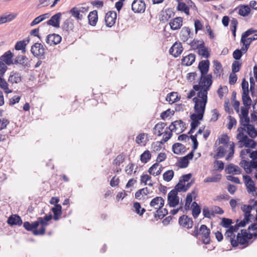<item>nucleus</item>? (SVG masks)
<instances>
[{
  "mask_svg": "<svg viewBox=\"0 0 257 257\" xmlns=\"http://www.w3.org/2000/svg\"><path fill=\"white\" fill-rule=\"evenodd\" d=\"M200 235H201L203 243L205 244H208L210 243V230L206 225L202 224L199 228Z\"/></svg>",
  "mask_w": 257,
  "mask_h": 257,
  "instance_id": "11",
  "label": "nucleus"
},
{
  "mask_svg": "<svg viewBox=\"0 0 257 257\" xmlns=\"http://www.w3.org/2000/svg\"><path fill=\"white\" fill-rule=\"evenodd\" d=\"M226 153L225 150L222 146H219L217 149L216 154L214 156V158L216 159L222 158L224 157Z\"/></svg>",
  "mask_w": 257,
  "mask_h": 257,
  "instance_id": "55",
  "label": "nucleus"
},
{
  "mask_svg": "<svg viewBox=\"0 0 257 257\" xmlns=\"http://www.w3.org/2000/svg\"><path fill=\"white\" fill-rule=\"evenodd\" d=\"M192 120L191 122V128L188 132L189 134H192L194 130L200 124L199 120H202L203 119L199 118L198 117H194L192 115L190 116Z\"/></svg>",
  "mask_w": 257,
  "mask_h": 257,
  "instance_id": "34",
  "label": "nucleus"
},
{
  "mask_svg": "<svg viewBox=\"0 0 257 257\" xmlns=\"http://www.w3.org/2000/svg\"><path fill=\"white\" fill-rule=\"evenodd\" d=\"M31 52L36 57L41 59L45 58V49L43 45L39 43H36L32 46Z\"/></svg>",
  "mask_w": 257,
  "mask_h": 257,
  "instance_id": "5",
  "label": "nucleus"
},
{
  "mask_svg": "<svg viewBox=\"0 0 257 257\" xmlns=\"http://www.w3.org/2000/svg\"><path fill=\"white\" fill-rule=\"evenodd\" d=\"M117 17L116 13L114 11L107 12L105 17V22L106 26L108 27H111L115 23Z\"/></svg>",
  "mask_w": 257,
  "mask_h": 257,
  "instance_id": "14",
  "label": "nucleus"
},
{
  "mask_svg": "<svg viewBox=\"0 0 257 257\" xmlns=\"http://www.w3.org/2000/svg\"><path fill=\"white\" fill-rule=\"evenodd\" d=\"M168 213V210L166 208H161L159 209H157L155 214L154 217L155 218L158 217L160 219H162Z\"/></svg>",
  "mask_w": 257,
  "mask_h": 257,
  "instance_id": "45",
  "label": "nucleus"
},
{
  "mask_svg": "<svg viewBox=\"0 0 257 257\" xmlns=\"http://www.w3.org/2000/svg\"><path fill=\"white\" fill-rule=\"evenodd\" d=\"M239 165L243 168L246 174H250L252 171V169L257 170V160H251L248 162L245 160H241Z\"/></svg>",
  "mask_w": 257,
  "mask_h": 257,
  "instance_id": "7",
  "label": "nucleus"
},
{
  "mask_svg": "<svg viewBox=\"0 0 257 257\" xmlns=\"http://www.w3.org/2000/svg\"><path fill=\"white\" fill-rule=\"evenodd\" d=\"M243 178L245 184L246 185L247 192L248 193H253L255 192V184L253 181L248 175H244Z\"/></svg>",
  "mask_w": 257,
  "mask_h": 257,
  "instance_id": "24",
  "label": "nucleus"
},
{
  "mask_svg": "<svg viewBox=\"0 0 257 257\" xmlns=\"http://www.w3.org/2000/svg\"><path fill=\"white\" fill-rule=\"evenodd\" d=\"M165 200L162 197L157 196L151 201L150 206L157 210L161 208H163Z\"/></svg>",
  "mask_w": 257,
  "mask_h": 257,
  "instance_id": "19",
  "label": "nucleus"
},
{
  "mask_svg": "<svg viewBox=\"0 0 257 257\" xmlns=\"http://www.w3.org/2000/svg\"><path fill=\"white\" fill-rule=\"evenodd\" d=\"M178 9L179 11H183L186 15H189V8L184 3H180L178 6Z\"/></svg>",
  "mask_w": 257,
  "mask_h": 257,
  "instance_id": "60",
  "label": "nucleus"
},
{
  "mask_svg": "<svg viewBox=\"0 0 257 257\" xmlns=\"http://www.w3.org/2000/svg\"><path fill=\"white\" fill-rule=\"evenodd\" d=\"M185 183L182 181L179 180V182L175 186L174 189L173 190L176 191L177 193L179 192H185Z\"/></svg>",
  "mask_w": 257,
  "mask_h": 257,
  "instance_id": "57",
  "label": "nucleus"
},
{
  "mask_svg": "<svg viewBox=\"0 0 257 257\" xmlns=\"http://www.w3.org/2000/svg\"><path fill=\"white\" fill-rule=\"evenodd\" d=\"M225 238L230 242L231 245L233 247H236L238 245V241L236 240L234 238L235 235L232 232V231L228 229L225 233Z\"/></svg>",
  "mask_w": 257,
  "mask_h": 257,
  "instance_id": "30",
  "label": "nucleus"
},
{
  "mask_svg": "<svg viewBox=\"0 0 257 257\" xmlns=\"http://www.w3.org/2000/svg\"><path fill=\"white\" fill-rule=\"evenodd\" d=\"M185 146L179 143H175L172 146V151L175 154L179 155L185 151Z\"/></svg>",
  "mask_w": 257,
  "mask_h": 257,
  "instance_id": "36",
  "label": "nucleus"
},
{
  "mask_svg": "<svg viewBox=\"0 0 257 257\" xmlns=\"http://www.w3.org/2000/svg\"><path fill=\"white\" fill-rule=\"evenodd\" d=\"M166 123L163 122H160L157 123L153 128L154 134L157 135L158 136H161L163 134L162 131L164 130V127L166 126Z\"/></svg>",
  "mask_w": 257,
  "mask_h": 257,
  "instance_id": "35",
  "label": "nucleus"
},
{
  "mask_svg": "<svg viewBox=\"0 0 257 257\" xmlns=\"http://www.w3.org/2000/svg\"><path fill=\"white\" fill-rule=\"evenodd\" d=\"M62 40L61 37L56 34L48 35L46 39V42L50 46H54L59 44Z\"/></svg>",
  "mask_w": 257,
  "mask_h": 257,
  "instance_id": "16",
  "label": "nucleus"
},
{
  "mask_svg": "<svg viewBox=\"0 0 257 257\" xmlns=\"http://www.w3.org/2000/svg\"><path fill=\"white\" fill-rule=\"evenodd\" d=\"M192 215L194 218H196L198 217L201 212V207L198 203L194 201L192 204Z\"/></svg>",
  "mask_w": 257,
  "mask_h": 257,
  "instance_id": "42",
  "label": "nucleus"
},
{
  "mask_svg": "<svg viewBox=\"0 0 257 257\" xmlns=\"http://www.w3.org/2000/svg\"><path fill=\"white\" fill-rule=\"evenodd\" d=\"M132 9L135 13H143L145 11L146 4L143 0H134L132 4Z\"/></svg>",
  "mask_w": 257,
  "mask_h": 257,
  "instance_id": "12",
  "label": "nucleus"
},
{
  "mask_svg": "<svg viewBox=\"0 0 257 257\" xmlns=\"http://www.w3.org/2000/svg\"><path fill=\"white\" fill-rule=\"evenodd\" d=\"M192 218L187 215H183L179 218V223L181 226L187 228H191L193 226Z\"/></svg>",
  "mask_w": 257,
  "mask_h": 257,
  "instance_id": "23",
  "label": "nucleus"
},
{
  "mask_svg": "<svg viewBox=\"0 0 257 257\" xmlns=\"http://www.w3.org/2000/svg\"><path fill=\"white\" fill-rule=\"evenodd\" d=\"M247 130V133L251 138H255L257 136V130H255L254 126L249 124L245 127Z\"/></svg>",
  "mask_w": 257,
  "mask_h": 257,
  "instance_id": "48",
  "label": "nucleus"
},
{
  "mask_svg": "<svg viewBox=\"0 0 257 257\" xmlns=\"http://www.w3.org/2000/svg\"><path fill=\"white\" fill-rule=\"evenodd\" d=\"M24 227L28 231H32L35 235H43L45 232V227L41 226L39 229H34L32 227V223L28 221H25L23 223Z\"/></svg>",
  "mask_w": 257,
  "mask_h": 257,
  "instance_id": "17",
  "label": "nucleus"
},
{
  "mask_svg": "<svg viewBox=\"0 0 257 257\" xmlns=\"http://www.w3.org/2000/svg\"><path fill=\"white\" fill-rule=\"evenodd\" d=\"M183 50L181 43L175 42L170 49L169 53L176 58L182 53Z\"/></svg>",
  "mask_w": 257,
  "mask_h": 257,
  "instance_id": "22",
  "label": "nucleus"
},
{
  "mask_svg": "<svg viewBox=\"0 0 257 257\" xmlns=\"http://www.w3.org/2000/svg\"><path fill=\"white\" fill-rule=\"evenodd\" d=\"M241 64L237 61H234L232 64V73H236L238 72L241 68Z\"/></svg>",
  "mask_w": 257,
  "mask_h": 257,
  "instance_id": "63",
  "label": "nucleus"
},
{
  "mask_svg": "<svg viewBox=\"0 0 257 257\" xmlns=\"http://www.w3.org/2000/svg\"><path fill=\"white\" fill-rule=\"evenodd\" d=\"M69 14H70L73 17L75 18L77 20H82L83 19V15L80 14L78 10V8L76 7L72 8L69 11Z\"/></svg>",
  "mask_w": 257,
  "mask_h": 257,
  "instance_id": "40",
  "label": "nucleus"
},
{
  "mask_svg": "<svg viewBox=\"0 0 257 257\" xmlns=\"http://www.w3.org/2000/svg\"><path fill=\"white\" fill-rule=\"evenodd\" d=\"M195 60V55L190 53L182 59V64L185 66L191 65Z\"/></svg>",
  "mask_w": 257,
  "mask_h": 257,
  "instance_id": "31",
  "label": "nucleus"
},
{
  "mask_svg": "<svg viewBox=\"0 0 257 257\" xmlns=\"http://www.w3.org/2000/svg\"><path fill=\"white\" fill-rule=\"evenodd\" d=\"M250 118L249 116H240L239 117L240 124L245 127L249 124Z\"/></svg>",
  "mask_w": 257,
  "mask_h": 257,
  "instance_id": "59",
  "label": "nucleus"
},
{
  "mask_svg": "<svg viewBox=\"0 0 257 257\" xmlns=\"http://www.w3.org/2000/svg\"><path fill=\"white\" fill-rule=\"evenodd\" d=\"M176 191L171 190L168 194V204L170 207H175L179 203V197Z\"/></svg>",
  "mask_w": 257,
  "mask_h": 257,
  "instance_id": "10",
  "label": "nucleus"
},
{
  "mask_svg": "<svg viewBox=\"0 0 257 257\" xmlns=\"http://www.w3.org/2000/svg\"><path fill=\"white\" fill-rule=\"evenodd\" d=\"M51 210L54 213L53 219L55 220H59L62 213L61 205L60 204L56 205Z\"/></svg>",
  "mask_w": 257,
  "mask_h": 257,
  "instance_id": "38",
  "label": "nucleus"
},
{
  "mask_svg": "<svg viewBox=\"0 0 257 257\" xmlns=\"http://www.w3.org/2000/svg\"><path fill=\"white\" fill-rule=\"evenodd\" d=\"M88 19L89 24L92 26H95L98 20L97 11L94 10L90 12L88 16Z\"/></svg>",
  "mask_w": 257,
  "mask_h": 257,
  "instance_id": "32",
  "label": "nucleus"
},
{
  "mask_svg": "<svg viewBox=\"0 0 257 257\" xmlns=\"http://www.w3.org/2000/svg\"><path fill=\"white\" fill-rule=\"evenodd\" d=\"M209 61L208 60H202L199 63L198 68L201 73V76L199 81V84H205L206 83V80H205V77H208L210 76V79L212 80V75L209 74L205 76L208 73L209 69Z\"/></svg>",
  "mask_w": 257,
  "mask_h": 257,
  "instance_id": "2",
  "label": "nucleus"
},
{
  "mask_svg": "<svg viewBox=\"0 0 257 257\" xmlns=\"http://www.w3.org/2000/svg\"><path fill=\"white\" fill-rule=\"evenodd\" d=\"M13 57L14 54L10 50H9L0 57V61L5 63L6 65L8 66L11 65L14 62Z\"/></svg>",
  "mask_w": 257,
  "mask_h": 257,
  "instance_id": "20",
  "label": "nucleus"
},
{
  "mask_svg": "<svg viewBox=\"0 0 257 257\" xmlns=\"http://www.w3.org/2000/svg\"><path fill=\"white\" fill-rule=\"evenodd\" d=\"M125 155L123 154H121L116 156L115 159L113 160V164L115 165L117 168L120 166L121 164H122L125 159Z\"/></svg>",
  "mask_w": 257,
  "mask_h": 257,
  "instance_id": "51",
  "label": "nucleus"
},
{
  "mask_svg": "<svg viewBox=\"0 0 257 257\" xmlns=\"http://www.w3.org/2000/svg\"><path fill=\"white\" fill-rule=\"evenodd\" d=\"M8 86V83L6 80L2 77H0V87L7 94L10 93L12 92V90L9 89Z\"/></svg>",
  "mask_w": 257,
  "mask_h": 257,
  "instance_id": "46",
  "label": "nucleus"
},
{
  "mask_svg": "<svg viewBox=\"0 0 257 257\" xmlns=\"http://www.w3.org/2000/svg\"><path fill=\"white\" fill-rule=\"evenodd\" d=\"M223 213V210L219 206H215L211 209V215L212 216H214L215 214L221 215Z\"/></svg>",
  "mask_w": 257,
  "mask_h": 257,
  "instance_id": "62",
  "label": "nucleus"
},
{
  "mask_svg": "<svg viewBox=\"0 0 257 257\" xmlns=\"http://www.w3.org/2000/svg\"><path fill=\"white\" fill-rule=\"evenodd\" d=\"M13 65H19L23 69H28L30 67V61L28 57L25 55H18L14 59Z\"/></svg>",
  "mask_w": 257,
  "mask_h": 257,
  "instance_id": "6",
  "label": "nucleus"
},
{
  "mask_svg": "<svg viewBox=\"0 0 257 257\" xmlns=\"http://www.w3.org/2000/svg\"><path fill=\"white\" fill-rule=\"evenodd\" d=\"M149 193V189L147 187L141 189L137 191L135 193V198L137 199H141V195H147Z\"/></svg>",
  "mask_w": 257,
  "mask_h": 257,
  "instance_id": "50",
  "label": "nucleus"
},
{
  "mask_svg": "<svg viewBox=\"0 0 257 257\" xmlns=\"http://www.w3.org/2000/svg\"><path fill=\"white\" fill-rule=\"evenodd\" d=\"M177 99V95H176V93L175 92H171L169 93L166 98L167 101H169L171 103L176 102L178 100Z\"/></svg>",
  "mask_w": 257,
  "mask_h": 257,
  "instance_id": "58",
  "label": "nucleus"
},
{
  "mask_svg": "<svg viewBox=\"0 0 257 257\" xmlns=\"http://www.w3.org/2000/svg\"><path fill=\"white\" fill-rule=\"evenodd\" d=\"M174 172L172 170L166 171L163 175V179L167 182H170L173 179Z\"/></svg>",
  "mask_w": 257,
  "mask_h": 257,
  "instance_id": "52",
  "label": "nucleus"
},
{
  "mask_svg": "<svg viewBox=\"0 0 257 257\" xmlns=\"http://www.w3.org/2000/svg\"><path fill=\"white\" fill-rule=\"evenodd\" d=\"M242 211L244 212V216L250 218L251 216V210L252 209L250 205H243L241 208Z\"/></svg>",
  "mask_w": 257,
  "mask_h": 257,
  "instance_id": "56",
  "label": "nucleus"
},
{
  "mask_svg": "<svg viewBox=\"0 0 257 257\" xmlns=\"http://www.w3.org/2000/svg\"><path fill=\"white\" fill-rule=\"evenodd\" d=\"M192 100L195 103L194 109L195 113H193L190 115L203 119L207 102L201 101V100L197 97H194Z\"/></svg>",
  "mask_w": 257,
  "mask_h": 257,
  "instance_id": "1",
  "label": "nucleus"
},
{
  "mask_svg": "<svg viewBox=\"0 0 257 257\" xmlns=\"http://www.w3.org/2000/svg\"><path fill=\"white\" fill-rule=\"evenodd\" d=\"M236 139L240 143V147L244 146L246 148L253 149L256 147V143L252 139H249L246 135H244L243 132H239L236 136Z\"/></svg>",
  "mask_w": 257,
  "mask_h": 257,
  "instance_id": "4",
  "label": "nucleus"
},
{
  "mask_svg": "<svg viewBox=\"0 0 257 257\" xmlns=\"http://www.w3.org/2000/svg\"><path fill=\"white\" fill-rule=\"evenodd\" d=\"M61 16L62 14L61 13H57L53 15L46 23H43V25L51 26L54 28H59Z\"/></svg>",
  "mask_w": 257,
  "mask_h": 257,
  "instance_id": "13",
  "label": "nucleus"
},
{
  "mask_svg": "<svg viewBox=\"0 0 257 257\" xmlns=\"http://www.w3.org/2000/svg\"><path fill=\"white\" fill-rule=\"evenodd\" d=\"M151 158V154L149 151L146 150L140 156V160L143 163H147Z\"/></svg>",
  "mask_w": 257,
  "mask_h": 257,
  "instance_id": "49",
  "label": "nucleus"
},
{
  "mask_svg": "<svg viewBox=\"0 0 257 257\" xmlns=\"http://www.w3.org/2000/svg\"><path fill=\"white\" fill-rule=\"evenodd\" d=\"M255 32H256V30H254L253 28H250L242 34L240 42L243 44V46L241 49V51L245 52L248 50L250 44L247 42L246 38Z\"/></svg>",
  "mask_w": 257,
  "mask_h": 257,
  "instance_id": "9",
  "label": "nucleus"
},
{
  "mask_svg": "<svg viewBox=\"0 0 257 257\" xmlns=\"http://www.w3.org/2000/svg\"><path fill=\"white\" fill-rule=\"evenodd\" d=\"M242 100L244 106L250 107L252 100L249 96V92L242 93Z\"/></svg>",
  "mask_w": 257,
  "mask_h": 257,
  "instance_id": "44",
  "label": "nucleus"
},
{
  "mask_svg": "<svg viewBox=\"0 0 257 257\" xmlns=\"http://www.w3.org/2000/svg\"><path fill=\"white\" fill-rule=\"evenodd\" d=\"M255 32H256V30H254L253 28H250L242 34L240 42L243 44V46L241 49V51L245 52L248 50L250 44L247 42L246 38Z\"/></svg>",
  "mask_w": 257,
  "mask_h": 257,
  "instance_id": "8",
  "label": "nucleus"
},
{
  "mask_svg": "<svg viewBox=\"0 0 257 257\" xmlns=\"http://www.w3.org/2000/svg\"><path fill=\"white\" fill-rule=\"evenodd\" d=\"M214 73L216 75V77H220L222 72V68L221 64L217 60H214Z\"/></svg>",
  "mask_w": 257,
  "mask_h": 257,
  "instance_id": "41",
  "label": "nucleus"
},
{
  "mask_svg": "<svg viewBox=\"0 0 257 257\" xmlns=\"http://www.w3.org/2000/svg\"><path fill=\"white\" fill-rule=\"evenodd\" d=\"M30 40L27 39L22 41H18L16 43L15 48L16 50H21L22 53H25L26 52V47L28 43H29Z\"/></svg>",
  "mask_w": 257,
  "mask_h": 257,
  "instance_id": "33",
  "label": "nucleus"
},
{
  "mask_svg": "<svg viewBox=\"0 0 257 257\" xmlns=\"http://www.w3.org/2000/svg\"><path fill=\"white\" fill-rule=\"evenodd\" d=\"M174 16V13L171 9H168L162 12L161 21L166 22Z\"/></svg>",
  "mask_w": 257,
  "mask_h": 257,
  "instance_id": "37",
  "label": "nucleus"
},
{
  "mask_svg": "<svg viewBox=\"0 0 257 257\" xmlns=\"http://www.w3.org/2000/svg\"><path fill=\"white\" fill-rule=\"evenodd\" d=\"M221 179V175L220 174H217L215 176L211 177H208L204 180V182H217L220 181Z\"/></svg>",
  "mask_w": 257,
  "mask_h": 257,
  "instance_id": "54",
  "label": "nucleus"
},
{
  "mask_svg": "<svg viewBox=\"0 0 257 257\" xmlns=\"http://www.w3.org/2000/svg\"><path fill=\"white\" fill-rule=\"evenodd\" d=\"M185 125V123L182 120H175L172 122L169 126V127H167V128H168L171 132H175L179 128H181L182 130L181 132H182L184 131V129L183 130L182 128H184Z\"/></svg>",
  "mask_w": 257,
  "mask_h": 257,
  "instance_id": "25",
  "label": "nucleus"
},
{
  "mask_svg": "<svg viewBox=\"0 0 257 257\" xmlns=\"http://www.w3.org/2000/svg\"><path fill=\"white\" fill-rule=\"evenodd\" d=\"M183 25V19L181 17H176L171 20L169 23L172 30H177L181 28Z\"/></svg>",
  "mask_w": 257,
  "mask_h": 257,
  "instance_id": "26",
  "label": "nucleus"
},
{
  "mask_svg": "<svg viewBox=\"0 0 257 257\" xmlns=\"http://www.w3.org/2000/svg\"><path fill=\"white\" fill-rule=\"evenodd\" d=\"M22 77L21 73L18 71H12L10 72L8 82L12 84H18L22 81Z\"/></svg>",
  "mask_w": 257,
  "mask_h": 257,
  "instance_id": "21",
  "label": "nucleus"
},
{
  "mask_svg": "<svg viewBox=\"0 0 257 257\" xmlns=\"http://www.w3.org/2000/svg\"><path fill=\"white\" fill-rule=\"evenodd\" d=\"M50 16L49 13H46L44 14H42L40 15L39 16L36 17L30 24V26L31 27H33L36 25H37L40 23L41 22L43 21L46 19H48Z\"/></svg>",
  "mask_w": 257,
  "mask_h": 257,
  "instance_id": "39",
  "label": "nucleus"
},
{
  "mask_svg": "<svg viewBox=\"0 0 257 257\" xmlns=\"http://www.w3.org/2000/svg\"><path fill=\"white\" fill-rule=\"evenodd\" d=\"M250 220V218H248L247 217H245L243 220L239 221L238 219L236 220V228L240 227H244L247 223H248V222Z\"/></svg>",
  "mask_w": 257,
  "mask_h": 257,
  "instance_id": "61",
  "label": "nucleus"
},
{
  "mask_svg": "<svg viewBox=\"0 0 257 257\" xmlns=\"http://www.w3.org/2000/svg\"><path fill=\"white\" fill-rule=\"evenodd\" d=\"M210 76L205 77L206 83L202 85L201 90L197 93V97L201 98V101L207 102V93L212 83V80L210 79Z\"/></svg>",
  "mask_w": 257,
  "mask_h": 257,
  "instance_id": "3",
  "label": "nucleus"
},
{
  "mask_svg": "<svg viewBox=\"0 0 257 257\" xmlns=\"http://www.w3.org/2000/svg\"><path fill=\"white\" fill-rule=\"evenodd\" d=\"M225 171L227 174H234L235 175H239L241 173V170L239 167L233 164H230L225 168Z\"/></svg>",
  "mask_w": 257,
  "mask_h": 257,
  "instance_id": "29",
  "label": "nucleus"
},
{
  "mask_svg": "<svg viewBox=\"0 0 257 257\" xmlns=\"http://www.w3.org/2000/svg\"><path fill=\"white\" fill-rule=\"evenodd\" d=\"M16 16L9 14V15H3L0 16V25L6 23L8 22H10L14 19Z\"/></svg>",
  "mask_w": 257,
  "mask_h": 257,
  "instance_id": "47",
  "label": "nucleus"
},
{
  "mask_svg": "<svg viewBox=\"0 0 257 257\" xmlns=\"http://www.w3.org/2000/svg\"><path fill=\"white\" fill-rule=\"evenodd\" d=\"M61 28L63 32L66 35H68L70 32L73 31L74 22L71 19H66L62 24Z\"/></svg>",
  "mask_w": 257,
  "mask_h": 257,
  "instance_id": "18",
  "label": "nucleus"
},
{
  "mask_svg": "<svg viewBox=\"0 0 257 257\" xmlns=\"http://www.w3.org/2000/svg\"><path fill=\"white\" fill-rule=\"evenodd\" d=\"M198 54L205 58H209L210 54L207 48H203L198 50Z\"/></svg>",
  "mask_w": 257,
  "mask_h": 257,
  "instance_id": "64",
  "label": "nucleus"
},
{
  "mask_svg": "<svg viewBox=\"0 0 257 257\" xmlns=\"http://www.w3.org/2000/svg\"><path fill=\"white\" fill-rule=\"evenodd\" d=\"M248 233L245 229H241V233H238L236 236V240L238 241V243L244 245L248 243V237L247 235Z\"/></svg>",
  "mask_w": 257,
  "mask_h": 257,
  "instance_id": "27",
  "label": "nucleus"
},
{
  "mask_svg": "<svg viewBox=\"0 0 257 257\" xmlns=\"http://www.w3.org/2000/svg\"><path fill=\"white\" fill-rule=\"evenodd\" d=\"M7 222L10 225H19L20 226L22 224L23 221L21 218L18 215H12L10 216Z\"/></svg>",
  "mask_w": 257,
  "mask_h": 257,
  "instance_id": "28",
  "label": "nucleus"
},
{
  "mask_svg": "<svg viewBox=\"0 0 257 257\" xmlns=\"http://www.w3.org/2000/svg\"><path fill=\"white\" fill-rule=\"evenodd\" d=\"M250 9L248 5H242L239 7L238 14L242 17H246L248 15Z\"/></svg>",
  "mask_w": 257,
  "mask_h": 257,
  "instance_id": "43",
  "label": "nucleus"
},
{
  "mask_svg": "<svg viewBox=\"0 0 257 257\" xmlns=\"http://www.w3.org/2000/svg\"><path fill=\"white\" fill-rule=\"evenodd\" d=\"M180 39L183 42H186L189 38L193 37V33L188 27H184L180 32Z\"/></svg>",
  "mask_w": 257,
  "mask_h": 257,
  "instance_id": "15",
  "label": "nucleus"
},
{
  "mask_svg": "<svg viewBox=\"0 0 257 257\" xmlns=\"http://www.w3.org/2000/svg\"><path fill=\"white\" fill-rule=\"evenodd\" d=\"M134 207L136 213L140 216L143 215L146 211V209L145 208L141 207V204L139 202H135L134 203Z\"/></svg>",
  "mask_w": 257,
  "mask_h": 257,
  "instance_id": "53",
  "label": "nucleus"
}]
</instances>
